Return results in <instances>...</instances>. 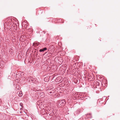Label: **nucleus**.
<instances>
[{"label": "nucleus", "instance_id": "obj_1", "mask_svg": "<svg viewBox=\"0 0 120 120\" xmlns=\"http://www.w3.org/2000/svg\"><path fill=\"white\" fill-rule=\"evenodd\" d=\"M66 102L64 99H62L61 101H60V102L59 101H58L56 103L57 105V107L59 108L61 106H64Z\"/></svg>", "mask_w": 120, "mask_h": 120}, {"label": "nucleus", "instance_id": "obj_2", "mask_svg": "<svg viewBox=\"0 0 120 120\" xmlns=\"http://www.w3.org/2000/svg\"><path fill=\"white\" fill-rule=\"evenodd\" d=\"M29 81L30 82H32L36 83L37 81V80L36 78H33L32 77L30 76L29 78Z\"/></svg>", "mask_w": 120, "mask_h": 120}, {"label": "nucleus", "instance_id": "obj_3", "mask_svg": "<svg viewBox=\"0 0 120 120\" xmlns=\"http://www.w3.org/2000/svg\"><path fill=\"white\" fill-rule=\"evenodd\" d=\"M38 97L41 98H43L45 96V94L42 91L38 92H37Z\"/></svg>", "mask_w": 120, "mask_h": 120}, {"label": "nucleus", "instance_id": "obj_4", "mask_svg": "<svg viewBox=\"0 0 120 120\" xmlns=\"http://www.w3.org/2000/svg\"><path fill=\"white\" fill-rule=\"evenodd\" d=\"M48 88V87L47 88V92L49 94H50L51 95H52V94L54 93V91L53 89H51V88H50L49 87Z\"/></svg>", "mask_w": 120, "mask_h": 120}, {"label": "nucleus", "instance_id": "obj_5", "mask_svg": "<svg viewBox=\"0 0 120 120\" xmlns=\"http://www.w3.org/2000/svg\"><path fill=\"white\" fill-rule=\"evenodd\" d=\"M47 49V48L46 47H45L43 48V49H41L39 51L40 52H44Z\"/></svg>", "mask_w": 120, "mask_h": 120}, {"label": "nucleus", "instance_id": "obj_6", "mask_svg": "<svg viewBox=\"0 0 120 120\" xmlns=\"http://www.w3.org/2000/svg\"><path fill=\"white\" fill-rule=\"evenodd\" d=\"M86 116L88 118H91L92 117L91 115L90 114H87L86 115Z\"/></svg>", "mask_w": 120, "mask_h": 120}, {"label": "nucleus", "instance_id": "obj_7", "mask_svg": "<svg viewBox=\"0 0 120 120\" xmlns=\"http://www.w3.org/2000/svg\"><path fill=\"white\" fill-rule=\"evenodd\" d=\"M22 95V92L21 91L20 92H19V97H21Z\"/></svg>", "mask_w": 120, "mask_h": 120}, {"label": "nucleus", "instance_id": "obj_8", "mask_svg": "<svg viewBox=\"0 0 120 120\" xmlns=\"http://www.w3.org/2000/svg\"><path fill=\"white\" fill-rule=\"evenodd\" d=\"M20 105L22 107L23 106V104L22 103H21L20 104Z\"/></svg>", "mask_w": 120, "mask_h": 120}, {"label": "nucleus", "instance_id": "obj_9", "mask_svg": "<svg viewBox=\"0 0 120 120\" xmlns=\"http://www.w3.org/2000/svg\"><path fill=\"white\" fill-rule=\"evenodd\" d=\"M57 79H60L61 80V79H62V78L61 77H59L58 78H57Z\"/></svg>", "mask_w": 120, "mask_h": 120}, {"label": "nucleus", "instance_id": "obj_10", "mask_svg": "<svg viewBox=\"0 0 120 120\" xmlns=\"http://www.w3.org/2000/svg\"><path fill=\"white\" fill-rule=\"evenodd\" d=\"M8 22H6L4 24V25L5 26H6V25L7 24Z\"/></svg>", "mask_w": 120, "mask_h": 120}, {"label": "nucleus", "instance_id": "obj_11", "mask_svg": "<svg viewBox=\"0 0 120 120\" xmlns=\"http://www.w3.org/2000/svg\"><path fill=\"white\" fill-rule=\"evenodd\" d=\"M46 79H47V78H44V81H46Z\"/></svg>", "mask_w": 120, "mask_h": 120}, {"label": "nucleus", "instance_id": "obj_12", "mask_svg": "<svg viewBox=\"0 0 120 120\" xmlns=\"http://www.w3.org/2000/svg\"><path fill=\"white\" fill-rule=\"evenodd\" d=\"M96 83V84H97V85H99V83L98 82H95V83Z\"/></svg>", "mask_w": 120, "mask_h": 120}, {"label": "nucleus", "instance_id": "obj_13", "mask_svg": "<svg viewBox=\"0 0 120 120\" xmlns=\"http://www.w3.org/2000/svg\"><path fill=\"white\" fill-rule=\"evenodd\" d=\"M39 44H40L39 43H38L37 44V45H38Z\"/></svg>", "mask_w": 120, "mask_h": 120}, {"label": "nucleus", "instance_id": "obj_14", "mask_svg": "<svg viewBox=\"0 0 120 120\" xmlns=\"http://www.w3.org/2000/svg\"><path fill=\"white\" fill-rule=\"evenodd\" d=\"M22 108H20V110H21L22 109Z\"/></svg>", "mask_w": 120, "mask_h": 120}, {"label": "nucleus", "instance_id": "obj_15", "mask_svg": "<svg viewBox=\"0 0 120 120\" xmlns=\"http://www.w3.org/2000/svg\"><path fill=\"white\" fill-rule=\"evenodd\" d=\"M2 64H0V65L1 66V67H2Z\"/></svg>", "mask_w": 120, "mask_h": 120}, {"label": "nucleus", "instance_id": "obj_16", "mask_svg": "<svg viewBox=\"0 0 120 120\" xmlns=\"http://www.w3.org/2000/svg\"><path fill=\"white\" fill-rule=\"evenodd\" d=\"M79 111H80V110H79V111L78 110V112H79Z\"/></svg>", "mask_w": 120, "mask_h": 120}, {"label": "nucleus", "instance_id": "obj_17", "mask_svg": "<svg viewBox=\"0 0 120 120\" xmlns=\"http://www.w3.org/2000/svg\"><path fill=\"white\" fill-rule=\"evenodd\" d=\"M18 89V90H19V88L18 89Z\"/></svg>", "mask_w": 120, "mask_h": 120}, {"label": "nucleus", "instance_id": "obj_18", "mask_svg": "<svg viewBox=\"0 0 120 120\" xmlns=\"http://www.w3.org/2000/svg\"><path fill=\"white\" fill-rule=\"evenodd\" d=\"M49 80H47V81H48Z\"/></svg>", "mask_w": 120, "mask_h": 120}, {"label": "nucleus", "instance_id": "obj_19", "mask_svg": "<svg viewBox=\"0 0 120 120\" xmlns=\"http://www.w3.org/2000/svg\"><path fill=\"white\" fill-rule=\"evenodd\" d=\"M20 113H21L22 112H20Z\"/></svg>", "mask_w": 120, "mask_h": 120}]
</instances>
